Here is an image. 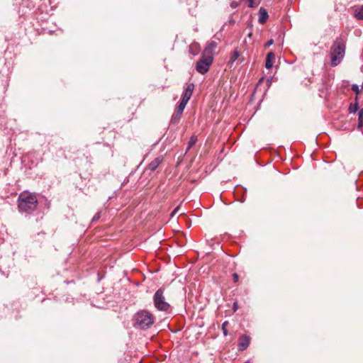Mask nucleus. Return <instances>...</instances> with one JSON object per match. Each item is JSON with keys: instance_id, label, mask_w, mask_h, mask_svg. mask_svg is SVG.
Segmentation results:
<instances>
[{"instance_id": "nucleus-7", "label": "nucleus", "mask_w": 363, "mask_h": 363, "mask_svg": "<svg viewBox=\"0 0 363 363\" xmlns=\"http://www.w3.org/2000/svg\"><path fill=\"white\" fill-rule=\"evenodd\" d=\"M268 18L269 15L267 11L264 7H261L259 10V23L261 24L265 23Z\"/></svg>"}, {"instance_id": "nucleus-10", "label": "nucleus", "mask_w": 363, "mask_h": 363, "mask_svg": "<svg viewBox=\"0 0 363 363\" xmlns=\"http://www.w3.org/2000/svg\"><path fill=\"white\" fill-rule=\"evenodd\" d=\"M275 59V55L272 52H269L266 57L265 67L268 69H271L273 66V62Z\"/></svg>"}, {"instance_id": "nucleus-12", "label": "nucleus", "mask_w": 363, "mask_h": 363, "mask_svg": "<svg viewBox=\"0 0 363 363\" xmlns=\"http://www.w3.org/2000/svg\"><path fill=\"white\" fill-rule=\"evenodd\" d=\"M200 46L198 43H192L189 45V52L193 55H196L199 52Z\"/></svg>"}, {"instance_id": "nucleus-21", "label": "nucleus", "mask_w": 363, "mask_h": 363, "mask_svg": "<svg viewBox=\"0 0 363 363\" xmlns=\"http://www.w3.org/2000/svg\"><path fill=\"white\" fill-rule=\"evenodd\" d=\"M100 218H101V213L97 212L96 213V215H94V216L92 218L91 222L92 223L96 222Z\"/></svg>"}, {"instance_id": "nucleus-19", "label": "nucleus", "mask_w": 363, "mask_h": 363, "mask_svg": "<svg viewBox=\"0 0 363 363\" xmlns=\"http://www.w3.org/2000/svg\"><path fill=\"white\" fill-rule=\"evenodd\" d=\"M228 324V321H225L224 322L223 324H222V330H223V335L225 336H226L228 335V330L226 329V327Z\"/></svg>"}, {"instance_id": "nucleus-25", "label": "nucleus", "mask_w": 363, "mask_h": 363, "mask_svg": "<svg viewBox=\"0 0 363 363\" xmlns=\"http://www.w3.org/2000/svg\"><path fill=\"white\" fill-rule=\"evenodd\" d=\"M179 209V206L176 207V208L173 210V211L171 213V217L174 216V215L178 212Z\"/></svg>"}, {"instance_id": "nucleus-17", "label": "nucleus", "mask_w": 363, "mask_h": 363, "mask_svg": "<svg viewBox=\"0 0 363 363\" xmlns=\"http://www.w3.org/2000/svg\"><path fill=\"white\" fill-rule=\"evenodd\" d=\"M181 116L177 115V113H174L171 119L172 123H177L180 120Z\"/></svg>"}, {"instance_id": "nucleus-4", "label": "nucleus", "mask_w": 363, "mask_h": 363, "mask_svg": "<svg viewBox=\"0 0 363 363\" xmlns=\"http://www.w3.org/2000/svg\"><path fill=\"white\" fill-rule=\"evenodd\" d=\"M153 302L155 307L160 311H168L170 305L165 301L164 296V289L160 288L156 291L153 296Z\"/></svg>"}, {"instance_id": "nucleus-18", "label": "nucleus", "mask_w": 363, "mask_h": 363, "mask_svg": "<svg viewBox=\"0 0 363 363\" xmlns=\"http://www.w3.org/2000/svg\"><path fill=\"white\" fill-rule=\"evenodd\" d=\"M239 52L238 51H235L230 57V62H235L239 57Z\"/></svg>"}, {"instance_id": "nucleus-26", "label": "nucleus", "mask_w": 363, "mask_h": 363, "mask_svg": "<svg viewBox=\"0 0 363 363\" xmlns=\"http://www.w3.org/2000/svg\"><path fill=\"white\" fill-rule=\"evenodd\" d=\"M233 280H234L235 282H238V280H239V276H238V274L237 273H234L233 274Z\"/></svg>"}, {"instance_id": "nucleus-5", "label": "nucleus", "mask_w": 363, "mask_h": 363, "mask_svg": "<svg viewBox=\"0 0 363 363\" xmlns=\"http://www.w3.org/2000/svg\"><path fill=\"white\" fill-rule=\"evenodd\" d=\"M213 61V56L203 55L202 54L201 59L196 62V70L201 74H206L208 71Z\"/></svg>"}, {"instance_id": "nucleus-15", "label": "nucleus", "mask_w": 363, "mask_h": 363, "mask_svg": "<svg viewBox=\"0 0 363 363\" xmlns=\"http://www.w3.org/2000/svg\"><path fill=\"white\" fill-rule=\"evenodd\" d=\"M359 110L358 103L350 104L349 106V112L350 113H355Z\"/></svg>"}, {"instance_id": "nucleus-27", "label": "nucleus", "mask_w": 363, "mask_h": 363, "mask_svg": "<svg viewBox=\"0 0 363 363\" xmlns=\"http://www.w3.org/2000/svg\"><path fill=\"white\" fill-rule=\"evenodd\" d=\"M233 309L234 311H236L238 309V306L237 301L233 303Z\"/></svg>"}, {"instance_id": "nucleus-1", "label": "nucleus", "mask_w": 363, "mask_h": 363, "mask_svg": "<svg viewBox=\"0 0 363 363\" xmlns=\"http://www.w3.org/2000/svg\"><path fill=\"white\" fill-rule=\"evenodd\" d=\"M17 203L21 213L31 214L36 210L38 201L35 194L24 191L18 195Z\"/></svg>"}, {"instance_id": "nucleus-23", "label": "nucleus", "mask_w": 363, "mask_h": 363, "mask_svg": "<svg viewBox=\"0 0 363 363\" xmlns=\"http://www.w3.org/2000/svg\"><path fill=\"white\" fill-rule=\"evenodd\" d=\"M248 7H250V8L256 7L255 0H248Z\"/></svg>"}, {"instance_id": "nucleus-13", "label": "nucleus", "mask_w": 363, "mask_h": 363, "mask_svg": "<svg viewBox=\"0 0 363 363\" xmlns=\"http://www.w3.org/2000/svg\"><path fill=\"white\" fill-rule=\"evenodd\" d=\"M186 104H187V102L181 100L180 103L179 104V105L177 108V115L182 116Z\"/></svg>"}, {"instance_id": "nucleus-2", "label": "nucleus", "mask_w": 363, "mask_h": 363, "mask_svg": "<svg viewBox=\"0 0 363 363\" xmlns=\"http://www.w3.org/2000/svg\"><path fill=\"white\" fill-rule=\"evenodd\" d=\"M346 43L342 36L336 38L330 48V65L337 66L343 60L345 55Z\"/></svg>"}, {"instance_id": "nucleus-6", "label": "nucleus", "mask_w": 363, "mask_h": 363, "mask_svg": "<svg viewBox=\"0 0 363 363\" xmlns=\"http://www.w3.org/2000/svg\"><path fill=\"white\" fill-rule=\"evenodd\" d=\"M194 89V84L189 83L187 84L184 88V90L182 94V100L188 103L189 99H191L193 91Z\"/></svg>"}, {"instance_id": "nucleus-28", "label": "nucleus", "mask_w": 363, "mask_h": 363, "mask_svg": "<svg viewBox=\"0 0 363 363\" xmlns=\"http://www.w3.org/2000/svg\"><path fill=\"white\" fill-rule=\"evenodd\" d=\"M274 43V40L272 39L268 40L266 43V46L272 45Z\"/></svg>"}, {"instance_id": "nucleus-3", "label": "nucleus", "mask_w": 363, "mask_h": 363, "mask_svg": "<svg viewBox=\"0 0 363 363\" xmlns=\"http://www.w3.org/2000/svg\"><path fill=\"white\" fill-rule=\"evenodd\" d=\"M135 325L140 329L146 330L155 323L153 315L147 311H140L134 316Z\"/></svg>"}, {"instance_id": "nucleus-24", "label": "nucleus", "mask_w": 363, "mask_h": 363, "mask_svg": "<svg viewBox=\"0 0 363 363\" xmlns=\"http://www.w3.org/2000/svg\"><path fill=\"white\" fill-rule=\"evenodd\" d=\"M238 6H239V4L236 1H233L230 3V7L232 9H236Z\"/></svg>"}, {"instance_id": "nucleus-16", "label": "nucleus", "mask_w": 363, "mask_h": 363, "mask_svg": "<svg viewBox=\"0 0 363 363\" xmlns=\"http://www.w3.org/2000/svg\"><path fill=\"white\" fill-rule=\"evenodd\" d=\"M358 120H359L358 128H361L362 126L363 125V108H362L359 111Z\"/></svg>"}, {"instance_id": "nucleus-22", "label": "nucleus", "mask_w": 363, "mask_h": 363, "mask_svg": "<svg viewBox=\"0 0 363 363\" xmlns=\"http://www.w3.org/2000/svg\"><path fill=\"white\" fill-rule=\"evenodd\" d=\"M355 16L359 19H363V10L361 9L355 13Z\"/></svg>"}, {"instance_id": "nucleus-14", "label": "nucleus", "mask_w": 363, "mask_h": 363, "mask_svg": "<svg viewBox=\"0 0 363 363\" xmlns=\"http://www.w3.org/2000/svg\"><path fill=\"white\" fill-rule=\"evenodd\" d=\"M197 140H198V138H197L196 135H194L190 138L189 143H188L186 152L189 151L196 144Z\"/></svg>"}, {"instance_id": "nucleus-11", "label": "nucleus", "mask_w": 363, "mask_h": 363, "mask_svg": "<svg viewBox=\"0 0 363 363\" xmlns=\"http://www.w3.org/2000/svg\"><path fill=\"white\" fill-rule=\"evenodd\" d=\"M162 159L160 157H156L154 160H152L149 164H148V169L150 171H155L158 166L160 164Z\"/></svg>"}, {"instance_id": "nucleus-8", "label": "nucleus", "mask_w": 363, "mask_h": 363, "mask_svg": "<svg viewBox=\"0 0 363 363\" xmlns=\"http://www.w3.org/2000/svg\"><path fill=\"white\" fill-rule=\"evenodd\" d=\"M217 47V43L215 42V41H211L209 42L205 49H204V51L203 52V55H211L212 56V53L213 52V50L216 48Z\"/></svg>"}, {"instance_id": "nucleus-20", "label": "nucleus", "mask_w": 363, "mask_h": 363, "mask_svg": "<svg viewBox=\"0 0 363 363\" xmlns=\"http://www.w3.org/2000/svg\"><path fill=\"white\" fill-rule=\"evenodd\" d=\"M352 90L354 91L357 94H359L360 92V89L359 88V86L357 84H353L352 86Z\"/></svg>"}, {"instance_id": "nucleus-9", "label": "nucleus", "mask_w": 363, "mask_h": 363, "mask_svg": "<svg viewBox=\"0 0 363 363\" xmlns=\"http://www.w3.org/2000/svg\"><path fill=\"white\" fill-rule=\"evenodd\" d=\"M250 337L248 336H242L238 344L240 350H245L250 345Z\"/></svg>"}]
</instances>
